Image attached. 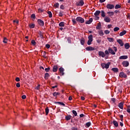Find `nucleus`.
Returning a JSON list of instances; mask_svg holds the SVG:
<instances>
[{"instance_id":"412c9836","label":"nucleus","mask_w":130,"mask_h":130,"mask_svg":"<svg viewBox=\"0 0 130 130\" xmlns=\"http://www.w3.org/2000/svg\"><path fill=\"white\" fill-rule=\"evenodd\" d=\"M92 22H93V18H90L88 21H86L85 22V24H91V23H92Z\"/></svg>"},{"instance_id":"c03bdc74","label":"nucleus","mask_w":130,"mask_h":130,"mask_svg":"<svg viewBox=\"0 0 130 130\" xmlns=\"http://www.w3.org/2000/svg\"><path fill=\"white\" fill-rule=\"evenodd\" d=\"M111 100L114 104L115 103V102H116V99H115V98H112Z\"/></svg>"},{"instance_id":"e2e57ef3","label":"nucleus","mask_w":130,"mask_h":130,"mask_svg":"<svg viewBox=\"0 0 130 130\" xmlns=\"http://www.w3.org/2000/svg\"><path fill=\"white\" fill-rule=\"evenodd\" d=\"M114 12L115 13V14H118V13H120V11H119V10H115Z\"/></svg>"},{"instance_id":"cd10ccee","label":"nucleus","mask_w":130,"mask_h":130,"mask_svg":"<svg viewBox=\"0 0 130 130\" xmlns=\"http://www.w3.org/2000/svg\"><path fill=\"white\" fill-rule=\"evenodd\" d=\"M96 29L97 30H100V29H101V23L99 22L98 24V25L96 26Z\"/></svg>"},{"instance_id":"a211bd4d","label":"nucleus","mask_w":130,"mask_h":130,"mask_svg":"<svg viewBox=\"0 0 130 130\" xmlns=\"http://www.w3.org/2000/svg\"><path fill=\"white\" fill-rule=\"evenodd\" d=\"M49 77H50V75H49V74L48 73H46L45 74V76H44L45 80H48V78Z\"/></svg>"},{"instance_id":"a19ab883","label":"nucleus","mask_w":130,"mask_h":130,"mask_svg":"<svg viewBox=\"0 0 130 130\" xmlns=\"http://www.w3.org/2000/svg\"><path fill=\"white\" fill-rule=\"evenodd\" d=\"M31 44H32V45H34V46H35V45H36V42H35L34 40H31Z\"/></svg>"},{"instance_id":"6e6d98bb","label":"nucleus","mask_w":130,"mask_h":130,"mask_svg":"<svg viewBox=\"0 0 130 130\" xmlns=\"http://www.w3.org/2000/svg\"><path fill=\"white\" fill-rule=\"evenodd\" d=\"M40 89V84H39L36 87V90H39Z\"/></svg>"},{"instance_id":"f3484780","label":"nucleus","mask_w":130,"mask_h":130,"mask_svg":"<svg viewBox=\"0 0 130 130\" xmlns=\"http://www.w3.org/2000/svg\"><path fill=\"white\" fill-rule=\"evenodd\" d=\"M112 123L116 127H117L118 126V122H117V121L113 120Z\"/></svg>"},{"instance_id":"39448f33","label":"nucleus","mask_w":130,"mask_h":130,"mask_svg":"<svg viewBox=\"0 0 130 130\" xmlns=\"http://www.w3.org/2000/svg\"><path fill=\"white\" fill-rule=\"evenodd\" d=\"M119 77L120 78H127V75H126L123 72H120L119 74Z\"/></svg>"},{"instance_id":"4d7b16f0","label":"nucleus","mask_w":130,"mask_h":130,"mask_svg":"<svg viewBox=\"0 0 130 130\" xmlns=\"http://www.w3.org/2000/svg\"><path fill=\"white\" fill-rule=\"evenodd\" d=\"M105 33L106 34H109V33H110V31H109L108 30H105Z\"/></svg>"},{"instance_id":"a878e982","label":"nucleus","mask_w":130,"mask_h":130,"mask_svg":"<svg viewBox=\"0 0 130 130\" xmlns=\"http://www.w3.org/2000/svg\"><path fill=\"white\" fill-rule=\"evenodd\" d=\"M52 71L53 72H54V73L57 72V66H54L53 67Z\"/></svg>"},{"instance_id":"f03ea898","label":"nucleus","mask_w":130,"mask_h":130,"mask_svg":"<svg viewBox=\"0 0 130 130\" xmlns=\"http://www.w3.org/2000/svg\"><path fill=\"white\" fill-rule=\"evenodd\" d=\"M76 21L78 23H80L81 24H83V23H85V19H84V18H83L81 17H77L76 18Z\"/></svg>"},{"instance_id":"4468645a","label":"nucleus","mask_w":130,"mask_h":130,"mask_svg":"<svg viewBox=\"0 0 130 130\" xmlns=\"http://www.w3.org/2000/svg\"><path fill=\"white\" fill-rule=\"evenodd\" d=\"M99 55L102 57H105V53L101 51L99 52Z\"/></svg>"},{"instance_id":"f704fd0d","label":"nucleus","mask_w":130,"mask_h":130,"mask_svg":"<svg viewBox=\"0 0 130 130\" xmlns=\"http://www.w3.org/2000/svg\"><path fill=\"white\" fill-rule=\"evenodd\" d=\"M107 39L109 42H113L114 41V39L112 38H107Z\"/></svg>"},{"instance_id":"7c9ffc66","label":"nucleus","mask_w":130,"mask_h":130,"mask_svg":"<svg viewBox=\"0 0 130 130\" xmlns=\"http://www.w3.org/2000/svg\"><path fill=\"white\" fill-rule=\"evenodd\" d=\"M114 8L115 10H118V9H120V8H121V6L119 4H117L115 5Z\"/></svg>"},{"instance_id":"49530a36","label":"nucleus","mask_w":130,"mask_h":130,"mask_svg":"<svg viewBox=\"0 0 130 130\" xmlns=\"http://www.w3.org/2000/svg\"><path fill=\"white\" fill-rule=\"evenodd\" d=\"M72 22L73 23V25H75V24H77V21L75 19H72Z\"/></svg>"},{"instance_id":"79ce46f5","label":"nucleus","mask_w":130,"mask_h":130,"mask_svg":"<svg viewBox=\"0 0 130 130\" xmlns=\"http://www.w3.org/2000/svg\"><path fill=\"white\" fill-rule=\"evenodd\" d=\"M90 125H91V123L90 122H88L86 123V127H90Z\"/></svg>"},{"instance_id":"f257e3e1","label":"nucleus","mask_w":130,"mask_h":130,"mask_svg":"<svg viewBox=\"0 0 130 130\" xmlns=\"http://www.w3.org/2000/svg\"><path fill=\"white\" fill-rule=\"evenodd\" d=\"M88 41H87V45H91L92 44V42H93V35H90L88 37Z\"/></svg>"},{"instance_id":"0e129e2a","label":"nucleus","mask_w":130,"mask_h":130,"mask_svg":"<svg viewBox=\"0 0 130 130\" xmlns=\"http://www.w3.org/2000/svg\"><path fill=\"white\" fill-rule=\"evenodd\" d=\"M22 99H26V95H23L21 96Z\"/></svg>"},{"instance_id":"052dcab7","label":"nucleus","mask_w":130,"mask_h":130,"mask_svg":"<svg viewBox=\"0 0 130 130\" xmlns=\"http://www.w3.org/2000/svg\"><path fill=\"white\" fill-rule=\"evenodd\" d=\"M20 86L21 85H20V83H17L16 84V87H17V88H20Z\"/></svg>"},{"instance_id":"393cba45","label":"nucleus","mask_w":130,"mask_h":130,"mask_svg":"<svg viewBox=\"0 0 130 130\" xmlns=\"http://www.w3.org/2000/svg\"><path fill=\"white\" fill-rule=\"evenodd\" d=\"M55 104H59V105H62V106H66V104L60 102H55Z\"/></svg>"},{"instance_id":"69168bd1","label":"nucleus","mask_w":130,"mask_h":130,"mask_svg":"<svg viewBox=\"0 0 130 130\" xmlns=\"http://www.w3.org/2000/svg\"><path fill=\"white\" fill-rule=\"evenodd\" d=\"M126 111H127V112H128V113H129V114H130V109L129 108H127Z\"/></svg>"},{"instance_id":"0eeeda50","label":"nucleus","mask_w":130,"mask_h":130,"mask_svg":"<svg viewBox=\"0 0 130 130\" xmlns=\"http://www.w3.org/2000/svg\"><path fill=\"white\" fill-rule=\"evenodd\" d=\"M122 64L124 68H127V67H128V66H129V62H128V61H123L122 62Z\"/></svg>"},{"instance_id":"5fc2aeb1","label":"nucleus","mask_w":130,"mask_h":130,"mask_svg":"<svg viewBox=\"0 0 130 130\" xmlns=\"http://www.w3.org/2000/svg\"><path fill=\"white\" fill-rule=\"evenodd\" d=\"M120 118L121 121H123V115H120Z\"/></svg>"},{"instance_id":"58836bf2","label":"nucleus","mask_w":130,"mask_h":130,"mask_svg":"<svg viewBox=\"0 0 130 130\" xmlns=\"http://www.w3.org/2000/svg\"><path fill=\"white\" fill-rule=\"evenodd\" d=\"M47 14L50 18H52V13L50 11H48Z\"/></svg>"},{"instance_id":"9b49d317","label":"nucleus","mask_w":130,"mask_h":130,"mask_svg":"<svg viewBox=\"0 0 130 130\" xmlns=\"http://www.w3.org/2000/svg\"><path fill=\"white\" fill-rule=\"evenodd\" d=\"M85 49L87 50V51H93V50H95V48L91 46L85 48Z\"/></svg>"},{"instance_id":"603ef678","label":"nucleus","mask_w":130,"mask_h":130,"mask_svg":"<svg viewBox=\"0 0 130 130\" xmlns=\"http://www.w3.org/2000/svg\"><path fill=\"white\" fill-rule=\"evenodd\" d=\"M31 18H32V19H36V16H35V14H31Z\"/></svg>"},{"instance_id":"8fccbe9b","label":"nucleus","mask_w":130,"mask_h":130,"mask_svg":"<svg viewBox=\"0 0 130 130\" xmlns=\"http://www.w3.org/2000/svg\"><path fill=\"white\" fill-rule=\"evenodd\" d=\"M54 7L55 8H59V4H58V3H57L56 4H54Z\"/></svg>"},{"instance_id":"bf43d9fd","label":"nucleus","mask_w":130,"mask_h":130,"mask_svg":"<svg viewBox=\"0 0 130 130\" xmlns=\"http://www.w3.org/2000/svg\"><path fill=\"white\" fill-rule=\"evenodd\" d=\"M15 81H16V82H20V78L16 77L15 79Z\"/></svg>"},{"instance_id":"a18cd8bd","label":"nucleus","mask_w":130,"mask_h":130,"mask_svg":"<svg viewBox=\"0 0 130 130\" xmlns=\"http://www.w3.org/2000/svg\"><path fill=\"white\" fill-rule=\"evenodd\" d=\"M39 34L40 37H41V38H43V35L42 34V32L40 31L39 32Z\"/></svg>"},{"instance_id":"7ed1b4c3","label":"nucleus","mask_w":130,"mask_h":130,"mask_svg":"<svg viewBox=\"0 0 130 130\" xmlns=\"http://www.w3.org/2000/svg\"><path fill=\"white\" fill-rule=\"evenodd\" d=\"M103 69H108L109 68V66H110V62H109L107 63H103L101 64Z\"/></svg>"},{"instance_id":"72a5a7b5","label":"nucleus","mask_w":130,"mask_h":130,"mask_svg":"<svg viewBox=\"0 0 130 130\" xmlns=\"http://www.w3.org/2000/svg\"><path fill=\"white\" fill-rule=\"evenodd\" d=\"M59 27H64V22H61L59 23Z\"/></svg>"},{"instance_id":"6e6552de","label":"nucleus","mask_w":130,"mask_h":130,"mask_svg":"<svg viewBox=\"0 0 130 130\" xmlns=\"http://www.w3.org/2000/svg\"><path fill=\"white\" fill-rule=\"evenodd\" d=\"M37 22L39 25H40V26L41 27H43L44 26V21H43V20L41 19H38Z\"/></svg>"},{"instance_id":"3c124183","label":"nucleus","mask_w":130,"mask_h":130,"mask_svg":"<svg viewBox=\"0 0 130 130\" xmlns=\"http://www.w3.org/2000/svg\"><path fill=\"white\" fill-rule=\"evenodd\" d=\"M45 72H46L47 73L49 72V71H50V68L48 67L47 68H45Z\"/></svg>"},{"instance_id":"423d86ee","label":"nucleus","mask_w":130,"mask_h":130,"mask_svg":"<svg viewBox=\"0 0 130 130\" xmlns=\"http://www.w3.org/2000/svg\"><path fill=\"white\" fill-rule=\"evenodd\" d=\"M107 9L108 10H112L114 9V5L113 4H107L106 6Z\"/></svg>"},{"instance_id":"20e7f679","label":"nucleus","mask_w":130,"mask_h":130,"mask_svg":"<svg viewBox=\"0 0 130 130\" xmlns=\"http://www.w3.org/2000/svg\"><path fill=\"white\" fill-rule=\"evenodd\" d=\"M84 1L80 0L79 2H76V6H77V7H83V6H84Z\"/></svg>"},{"instance_id":"6ab92c4d","label":"nucleus","mask_w":130,"mask_h":130,"mask_svg":"<svg viewBox=\"0 0 130 130\" xmlns=\"http://www.w3.org/2000/svg\"><path fill=\"white\" fill-rule=\"evenodd\" d=\"M117 42L120 44V46H122L123 45V42H122V40L119 39L117 40Z\"/></svg>"},{"instance_id":"13d9d810","label":"nucleus","mask_w":130,"mask_h":130,"mask_svg":"<svg viewBox=\"0 0 130 130\" xmlns=\"http://www.w3.org/2000/svg\"><path fill=\"white\" fill-rule=\"evenodd\" d=\"M46 48H47L48 49L49 48H50V45H49V44H46Z\"/></svg>"},{"instance_id":"774afa93","label":"nucleus","mask_w":130,"mask_h":130,"mask_svg":"<svg viewBox=\"0 0 130 130\" xmlns=\"http://www.w3.org/2000/svg\"><path fill=\"white\" fill-rule=\"evenodd\" d=\"M68 42L69 43H72V42L71 41V39H70V38L68 39Z\"/></svg>"},{"instance_id":"c85d7f7f","label":"nucleus","mask_w":130,"mask_h":130,"mask_svg":"<svg viewBox=\"0 0 130 130\" xmlns=\"http://www.w3.org/2000/svg\"><path fill=\"white\" fill-rule=\"evenodd\" d=\"M101 13V16L103 17V18H105V12H104V10H102Z\"/></svg>"},{"instance_id":"2eb2a0df","label":"nucleus","mask_w":130,"mask_h":130,"mask_svg":"<svg viewBox=\"0 0 130 130\" xmlns=\"http://www.w3.org/2000/svg\"><path fill=\"white\" fill-rule=\"evenodd\" d=\"M85 42H86V40L84 39V38H82L80 39V43L81 45H84V44H85Z\"/></svg>"},{"instance_id":"4be33fe9","label":"nucleus","mask_w":130,"mask_h":130,"mask_svg":"<svg viewBox=\"0 0 130 130\" xmlns=\"http://www.w3.org/2000/svg\"><path fill=\"white\" fill-rule=\"evenodd\" d=\"M101 13V11H100V10H97L95 11L94 15L95 16H99V15H100Z\"/></svg>"},{"instance_id":"338daca9","label":"nucleus","mask_w":130,"mask_h":130,"mask_svg":"<svg viewBox=\"0 0 130 130\" xmlns=\"http://www.w3.org/2000/svg\"><path fill=\"white\" fill-rule=\"evenodd\" d=\"M127 75H128L129 76L130 75V71L129 70H127L126 72Z\"/></svg>"},{"instance_id":"9d476101","label":"nucleus","mask_w":130,"mask_h":130,"mask_svg":"<svg viewBox=\"0 0 130 130\" xmlns=\"http://www.w3.org/2000/svg\"><path fill=\"white\" fill-rule=\"evenodd\" d=\"M104 21L106 22V23H110V21H111V19H110V18L108 16H105Z\"/></svg>"},{"instance_id":"b1692460","label":"nucleus","mask_w":130,"mask_h":130,"mask_svg":"<svg viewBox=\"0 0 130 130\" xmlns=\"http://www.w3.org/2000/svg\"><path fill=\"white\" fill-rule=\"evenodd\" d=\"M118 106L120 109H123V103L122 102L120 103Z\"/></svg>"},{"instance_id":"680f3d73","label":"nucleus","mask_w":130,"mask_h":130,"mask_svg":"<svg viewBox=\"0 0 130 130\" xmlns=\"http://www.w3.org/2000/svg\"><path fill=\"white\" fill-rule=\"evenodd\" d=\"M60 9H61V10H64V6H63V5H61L60 7Z\"/></svg>"},{"instance_id":"5701e85b","label":"nucleus","mask_w":130,"mask_h":130,"mask_svg":"<svg viewBox=\"0 0 130 130\" xmlns=\"http://www.w3.org/2000/svg\"><path fill=\"white\" fill-rule=\"evenodd\" d=\"M72 118V116L71 115H68L67 116H66L65 119L66 120H70Z\"/></svg>"},{"instance_id":"de8ad7c7","label":"nucleus","mask_w":130,"mask_h":130,"mask_svg":"<svg viewBox=\"0 0 130 130\" xmlns=\"http://www.w3.org/2000/svg\"><path fill=\"white\" fill-rule=\"evenodd\" d=\"M105 54H106V55H109V51L107 50H106L105 51Z\"/></svg>"},{"instance_id":"1a4fd4ad","label":"nucleus","mask_w":130,"mask_h":130,"mask_svg":"<svg viewBox=\"0 0 130 130\" xmlns=\"http://www.w3.org/2000/svg\"><path fill=\"white\" fill-rule=\"evenodd\" d=\"M59 71L60 72V76H63L64 75V69H63V68L61 67L59 69Z\"/></svg>"},{"instance_id":"864d4df0","label":"nucleus","mask_w":130,"mask_h":130,"mask_svg":"<svg viewBox=\"0 0 130 130\" xmlns=\"http://www.w3.org/2000/svg\"><path fill=\"white\" fill-rule=\"evenodd\" d=\"M63 13V12L62 11H60L59 13V17H62V16H63V15L62 14Z\"/></svg>"},{"instance_id":"4c0bfd02","label":"nucleus","mask_w":130,"mask_h":130,"mask_svg":"<svg viewBox=\"0 0 130 130\" xmlns=\"http://www.w3.org/2000/svg\"><path fill=\"white\" fill-rule=\"evenodd\" d=\"M44 58H47V57L46 56V52L44 51L43 53V56H42Z\"/></svg>"},{"instance_id":"f8f14e48","label":"nucleus","mask_w":130,"mask_h":130,"mask_svg":"<svg viewBox=\"0 0 130 130\" xmlns=\"http://www.w3.org/2000/svg\"><path fill=\"white\" fill-rule=\"evenodd\" d=\"M108 51L109 53H111V54H112L113 55H115V52H114V50L112 49L111 48H109Z\"/></svg>"},{"instance_id":"09e8293b","label":"nucleus","mask_w":130,"mask_h":130,"mask_svg":"<svg viewBox=\"0 0 130 130\" xmlns=\"http://www.w3.org/2000/svg\"><path fill=\"white\" fill-rule=\"evenodd\" d=\"M7 41H8V39H7V38H4L3 40L4 43H7Z\"/></svg>"},{"instance_id":"e433bc0d","label":"nucleus","mask_w":130,"mask_h":130,"mask_svg":"<svg viewBox=\"0 0 130 130\" xmlns=\"http://www.w3.org/2000/svg\"><path fill=\"white\" fill-rule=\"evenodd\" d=\"M72 113L74 114V116H77V115H78V113H77V111L75 110H73Z\"/></svg>"},{"instance_id":"2f4dec72","label":"nucleus","mask_w":130,"mask_h":130,"mask_svg":"<svg viewBox=\"0 0 130 130\" xmlns=\"http://www.w3.org/2000/svg\"><path fill=\"white\" fill-rule=\"evenodd\" d=\"M112 71H113V72L114 73H117V72H118V69L116 68H113L112 69Z\"/></svg>"},{"instance_id":"c9c22d12","label":"nucleus","mask_w":130,"mask_h":130,"mask_svg":"<svg viewBox=\"0 0 130 130\" xmlns=\"http://www.w3.org/2000/svg\"><path fill=\"white\" fill-rule=\"evenodd\" d=\"M99 34L100 35V36H103V35H104V32H103V31L101 30L99 31Z\"/></svg>"},{"instance_id":"aec40b11","label":"nucleus","mask_w":130,"mask_h":130,"mask_svg":"<svg viewBox=\"0 0 130 130\" xmlns=\"http://www.w3.org/2000/svg\"><path fill=\"white\" fill-rule=\"evenodd\" d=\"M129 43H127L124 44V48L125 49H129Z\"/></svg>"},{"instance_id":"c756f323","label":"nucleus","mask_w":130,"mask_h":130,"mask_svg":"<svg viewBox=\"0 0 130 130\" xmlns=\"http://www.w3.org/2000/svg\"><path fill=\"white\" fill-rule=\"evenodd\" d=\"M45 112H46V115H48V113H49V109H48V107H46L45 108Z\"/></svg>"},{"instance_id":"473e14b6","label":"nucleus","mask_w":130,"mask_h":130,"mask_svg":"<svg viewBox=\"0 0 130 130\" xmlns=\"http://www.w3.org/2000/svg\"><path fill=\"white\" fill-rule=\"evenodd\" d=\"M57 95H60V93L54 92L53 93V96H54V97H56V96H57Z\"/></svg>"},{"instance_id":"dca6fc26","label":"nucleus","mask_w":130,"mask_h":130,"mask_svg":"<svg viewBox=\"0 0 130 130\" xmlns=\"http://www.w3.org/2000/svg\"><path fill=\"white\" fill-rule=\"evenodd\" d=\"M128 57L127 55H122L120 56L119 58V59H127Z\"/></svg>"},{"instance_id":"37998d69","label":"nucleus","mask_w":130,"mask_h":130,"mask_svg":"<svg viewBox=\"0 0 130 130\" xmlns=\"http://www.w3.org/2000/svg\"><path fill=\"white\" fill-rule=\"evenodd\" d=\"M118 30H119V27H116L114 28V32H117V31H118Z\"/></svg>"},{"instance_id":"ea45409f","label":"nucleus","mask_w":130,"mask_h":130,"mask_svg":"<svg viewBox=\"0 0 130 130\" xmlns=\"http://www.w3.org/2000/svg\"><path fill=\"white\" fill-rule=\"evenodd\" d=\"M29 28L33 29L35 27V24H29Z\"/></svg>"},{"instance_id":"ddd939ff","label":"nucleus","mask_w":130,"mask_h":130,"mask_svg":"<svg viewBox=\"0 0 130 130\" xmlns=\"http://www.w3.org/2000/svg\"><path fill=\"white\" fill-rule=\"evenodd\" d=\"M107 14L108 15L109 17H112V16H114V12L113 11H109L107 12Z\"/></svg>"},{"instance_id":"bb28decb","label":"nucleus","mask_w":130,"mask_h":130,"mask_svg":"<svg viewBox=\"0 0 130 130\" xmlns=\"http://www.w3.org/2000/svg\"><path fill=\"white\" fill-rule=\"evenodd\" d=\"M125 34H126V30H123L120 32L119 36H123V35H125Z\"/></svg>"}]
</instances>
